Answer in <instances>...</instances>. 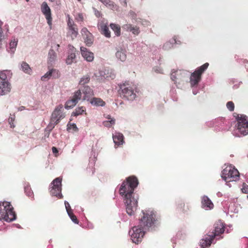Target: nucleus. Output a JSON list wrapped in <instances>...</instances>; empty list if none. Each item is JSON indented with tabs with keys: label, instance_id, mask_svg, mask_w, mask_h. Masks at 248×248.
Masks as SVG:
<instances>
[{
	"label": "nucleus",
	"instance_id": "nucleus-1",
	"mask_svg": "<svg viewBox=\"0 0 248 248\" xmlns=\"http://www.w3.org/2000/svg\"><path fill=\"white\" fill-rule=\"evenodd\" d=\"M138 184L137 178L131 176L122 183L119 189L120 194L123 197L126 206V212L130 216L134 215L137 209L138 199L134 191Z\"/></svg>",
	"mask_w": 248,
	"mask_h": 248
},
{
	"label": "nucleus",
	"instance_id": "nucleus-2",
	"mask_svg": "<svg viewBox=\"0 0 248 248\" xmlns=\"http://www.w3.org/2000/svg\"><path fill=\"white\" fill-rule=\"evenodd\" d=\"M161 224L160 218L153 209L142 210L139 217V225L143 229L150 231L155 230Z\"/></svg>",
	"mask_w": 248,
	"mask_h": 248
},
{
	"label": "nucleus",
	"instance_id": "nucleus-3",
	"mask_svg": "<svg viewBox=\"0 0 248 248\" xmlns=\"http://www.w3.org/2000/svg\"><path fill=\"white\" fill-rule=\"evenodd\" d=\"M225 231V224L221 220H218L214 225V229L211 232L205 235V237L201 239L200 244L202 248L209 247L213 241L217 237L223 234Z\"/></svg>",
	"mask_w": 248,
	"mask_h": 248
},
{
	"label": "nucleus",
	"instance_id": "nucleus-4",
	"mask_svg": "<svg viewBox=\"0 0 248 248\" xmlns=\"http://www.w3.org/2000/svg\"><path fill=\"white\" fill-rule=\"evenodd\" d=\"M237 124L233 130V135L237 137L246 136L248 134V117L239 114L236 117Z\"/></svg>",
	"mask_w": 248,
	"mask_h": 248
},
{
	"label": "nucleus",
	"instance_id": "nucleus-5",
	"mask_svg": "<svg viewBox=\"0 0 248 248\" xmlns=\"http://www.w3.org/2000/svg\"><path fill=\"white\" fill-rule=\"evenodd\" d=\"M16 218V214L10 202H0V219L12 221Z\"/></svg>",
	"mask_w": 248,
	"mask_h": 248
},
{
	"label": "nucleus",
	"instance_id": "nucleus-6",
	"mask_svg": "<svg viewBox=\"0 0 248 248\" xmlns=\"http://www.w3.org/2000/svg\"><path fill=\"white\" fill-rule=\"evenodd\" d=\"M120 94L124 99L133 101L136 98V87L132 83L125 82L120 86Z\"/></svg>",
	"mask_w": 248,
	"mask_h": 248
},
{
	"label": "nucleus",
	"instance_id": "nucleus-7",
	"mask_svg": "<svg viewBox=\"0 0 248 248\" xmlns=\"http://www.w3.org/2000/svg\"><path fill=\"white\" fill-rule=\"evenodd\" d=\"M221 177L226 182L235 181L239 178V173L237 169L229 166L222 171Z\"/></svg>",
	"mask_w": 248,
	"mask_h": 248
},
{
	"label": "nucleus",
	"instance_id": "nucleus-8",
	"mask_svg": "<svg viewBox=\"0 0 248 248\" xmlns=\"http://www.w3.org/2000/svg\"><path fill=\"white\" fill-rule=\"evenodd\" d=\"M63 106L59 105L57 106L53 111L50 119V122L48 125V127L52 129L56 125H57L60 120L65 117L64 113H62Z\"/></svg>",
	"mask_w": 248,
	"mask_h": 248
},
{
	"label": "nucleus",
	"instance_id": "nucleus-9",
	"mask_svg": "<svg viewBox=\"0 0 248 248\" xmlns=\"http://www.w3.org/2000/svg\"><path fill=\"white\" fill-rule=\"evenodd\" d=\"M209 63L206 62L197 68V69L191 74L190 83L191 86L197 85L199 83L201 79L202 75L207 69Z\"/></svg>",
	"mask_w": 248,
	"mask_h": 248
},
{
	"label": "nucleus",
	"instance_id": "nucleus-10",
	"mask_svg": "<svg viewBox=\"0 0 248 248\" xmlns=\"http://www.w3.org/2000/svg\"><path fill=\"white\" fill-rule=\"evenodd\" d=\"M147 231L140 228L138 225V226H135L133 228L132 231H130L129 233L131 235V238L133 243L139 244L140 243L144 234L145 232Z\"/></svg>",
	"mask_w": 248,
	"mask_h": 248
},
{
	"label": "nucleus",
	"instance_id": "nucleus-11",
	"mask_svg": "<svg viewBox=\"0 0 248 248\" xmlns=\"http://www.w3.org/2000/svg\"><path fill=\"white\" fill-rule=\"evenodd\" d=\"M62 181V178L61 177L55 178L51 184L52 186L50 190V194L52 196H56L59 199L62 198V195L61 193Z\"/></svg>",
	"mask_w": 248,
	"mask_h": 248
},
{
	"label": "nucleus",
	"instance_id": "nucleus-12",
	"mask_svg": "<svg viewBox=\"0 0 248 248\" xmlns=\"http://www.w3.org/2000/svg\"><path fill=\"white\" fill-rule=\"evenodd\" d=\"M11 90V85L7 80V76L3 71H0V95L7 94Z\"/></svg>",
	"mask_w": 248,
	"mask_h": 248
},
{
	"label": "nucleus",
	"instance_id": "nucleus-13",
	"mask_svg": "<svg viewBox=\"0 0 248 248\" xmlns=\"http://www.w3.org/2000/svg\"><path fill=\"white\" fill-rule=\"evenodd\" d=\"M82 97V93L80 90L76 91L72 98L67 100L65 104V108L68 109L74 107Z\"/></svg>",
	"mask_w": 248,
	"mask_h": 248
},
{
	"label": "nucleus",
	"instance_id": "nucleus-14",
	"mask_svg": "<svg viewBox=\"0 0 248 248\" xmlns=\"http://www.w3.org/2000/svg\"><path fill=\"white\" fill-rule=\"evenodd\" d=\"M41 10L42 13L45 15L48 24L51 26L52 25L51 10L46 2L44 1L42 3Z\"/></svg>",
	"mask_w": 248,
	"mask_h": 248
},
{
	"label": "nucleus",
	"instance_id": "nucleus-15",
	"mask_svg": "<svg viewBox=\"0 0 248 248\" xmlns=\"http://www.w3.org/2000/svg\"><path fill=\"white\" fill-rule=\"evenodd\" d=\"M186 77V72L184 70H178L172 72L171 79L175 83H180V81L183 80Z\"/></svg>",
	"mask_w": 248,
	"mask_h": 248
},
{
	"label": "nucleus",
	"instance_id": "nucleus-16",
	"mask_svg": "<svg viewBox=\"0 0 248 248\" xmlns=\"http://www.w3.org/2000/svg\"><path fill=\"white\" fill-rule=\"evenodd\" d=\"M81 33L84 38L86 45L88 46H90L93 42V37L92 34L85 27L81 29Z\"/></svg>",
	"mask_w": 248,
	"mask_h": 248
},
{
	"label": "nucleus",
	"instance_id": "nucleus-17",
	"mask_svg": "<svg viewBox=\"0 0 248 248\" xmlns=\"http://www.w3.org/2000/svg\"><path fill=\"white\" fill-rule=\"evenodd\" d=\"M60 77L59 71L56 69H51L46 73L42 77L41 79L43 81H45L49 79L51 77L54 78H58Z\"/></svg>",
	"mask_w": 248,
	"mask_h": 248
},
{
	"label": "nucleus",
	"instance_id": "nucleus-18",
	"mask_svg": "<svg viewBox=\"0 0 248 248\" xmlns=\"http://www.w3.org/2000/svg\"><path fill=\"white\" fill-rule=\"evenodd\" d=\"M201 203L202 208L206 210H211L214 208V204L207 196L202 197Z\"/></svg>",
	"mask_w": 248,
	"mask_h": 248
},
{
	"label": "nucleus",
	"instance_id": "nucleus-19",
	"mask_svg": "<svg viewBox=\"0 0 248 248\" xmlns=\"http://www.w3.org/2000/svg\"><path fill=\"white\" fill-rule=\"evenodd\" d=\"M98 28L102 34L104 35L107 38L110 37V31L109 30L107 23H105L104 21L100 22L98 24Z\"/></svg>",
	"mask_w": 248,
	"mask_h": 248
},
{
	"label": "nucleus",
	"instance_id": "nucleus-20",
	"mask_svg": "<svg viewBox=\"0 0 248 248\" xmlns=\"http://www.w3.org/2000/svg\"><path fill=\"white\" fill-rule=\"evenodd\" d=\"M80 51L82 57L88 62H92L94 59L93 54L87 50V49L83 46L80 47Z\"/></svg>",
	"mask_w": 248,
	"mask_h": 248
},
{
	"label": "nucleus",
	"instance_id": "nucleus-21",
	"mask_svg": "<svg viewBox=\"0 0 248 248\" xmlns=\"http://www.w3.org/2000/svg\"><path fill=\"white\" fill-rule=\"evenodd\" d=\"M67 30V36L71 37L72 40H74L77 37L78 32L76 24L72 26L68 27Z\"/></svg>",
	"mask_w": 248,
	"mask_h": 248
},
{
	"label": "nucleus",
	"instance_id": "nucleus-22",
	"mask_svg": "<svg viewBox=\"0 0 248 248\" xmlns=\"http://www.w3.org/2000/svg\"><path fill=\"white\" fill-rule=\"evenodd\" d=\"M123 28L126 31L132 32L134 35H138L140 30L139 27L137 26H133L130 24H127L123 26Z\"/></svg>",
	"mask_w": 248,
	"mask_h": 248
},
{
	"label": "nucleus",
	"instance_id": "nucleus-23",
	"mask_svg": "<svg viewBox=\"0 0 248 248\" xmlns=\"http://www.w3.org/2000/svg\"><path fill=\"white\" fill-rule=\"evenodd\" d=\"M124 137L123 135L120 133H116L113 136V141L115 145L119 146L124 143Z\"/></svg>",
	"mask_w": 248,
	"mask_h": 248
},
{
	"label": "nucleus",
	"instance_id": "nucleus-24",
	"mask_svg": "<svg viewBox=\"0 0 248 248\" xmlns=\"http://www.w3.org/2000/svg\"><path fill=\"white\" fill-rule=\"evenodd\" d=\"M82 91L84 94L83 100H89V98L93 95V90L89 86L84 87Z\"/></svg>",
	"mask_w": 248,
	"mask_h": 248
},
{
	"label": "nucleus",
	"instance_id": "nucleus-25",
	"mask_svg": "<svg viewBox=\"0 0 248 248\" xmlns=\"http://www.w3.org/2000/svg\"><path fill=\"white\" fill-rule=\"evenodd\" d=\"M90 103L92 105L97 107H103L106 105V103L100 98L93 97L90 100Z\"/></svg>",
	"mask_w": 248,
	"mask_h": 248
},
{
	"label": "nucleus",
	"instance_id": "nucleus-26",
	"mask_svg": "<svg viewBox=\"0 0 248 248\" xmlns=\"http://www.w3.org/2000/svg\"><path fill=\"white\" fill-rule=\"evenodd\" d=\"M75 51V49L73 47L71 49V52L69 53L68 57L66 60V62L67 64H71L74 62L76 59Z\"/></svg>",
	"mask_w": 248,
	"mask_h": 248
},
{
	"label": "nucleus",
	"instance_id": "nucleus-27",
	"mask_svg": "<svg viewBox=\"0 0 248 248\" xmlns=\"http://www.w3.org/2000/svg\"><path fill=\"white\" fill-rule=\"evenodd\" d=\"M116 57L122 62H124L126 59V51L124 49L118 50L116 53Z\"/></svg>",
	"mask_w": 248,
	"mask_h": 248
},
{
	"label": "nucleus",
	"instance_id": "nucleus-28",
	"mask_svg": "<svg viewBox=\"0 0 248 248\" xmlns=\"http://www.w3.org/2000/svg\"><path fill=\"white\" fill-rule=\"evenodd\" d=\"M174 43H178L176 41V36H174L171 41L167 42L164 44L163 48L165 50H168L173 46Z\"/></svg>",
	"mask_w": 248,
	"mask_h": 248
},
{
	"label": "nucleus",
	"instance_id": "nucleus-29",
	"mask_svg": "<svg viewBox=\"0 0 248 248\" xmlns=\"http://www.w3.org/2000/svg\"><path fill=\"white\" fill-rule=\"evenodd\" d=\"M110 27L112 29V30L114 32L115 35L117 36H120L121 27L119 25L114 23H111L110 24Z\"/></svg>",
	"mask_w": 248,
	"mask_h": 248
},
{
	"label": "nucleus",
	"instance_id": "nucleus-30",
	"mask_svg": "<svg viewBox=\"0 0 248 248\" xmlns=\"http://www.w3.org/2000/svg\"><path fill=\"white\" fill-rule=\"evenodd\" d=\"M22 70L29 75H31L32 73V70L30 67V65L26 62H23L21 65Z\"/></svg>",
	"mask_w": 248,
	"mask_h": 248
},
{
	"label": "nucleus",
	"instance_id": "nucleus-31",
	"mask_svg": "<svg viewBox=\"0 0 248 248\" xmlns=\"http://www.w3.org/2000/svg\"><path fill=\"white\" fill-rule=\"evenodd\" d=\"M85 108L84 107H78L75 109L74 111L72 113V115L77 116L79 115H81L83 112H85Z\"/></svg>",
	"mask_w": 248,
	"mask_h": 248
},
{
	"label": "nucleus",
	"instance_id": "nucleus-32",
	"mask_svg": "<svg viewBox=\"0 0 248 248\" xmlns=\"http://www.w3.org/2000/svg\"><path fill=\"white\" fill-rule=\"evenodd\" d=\"M57 55L56 52L53 49H50L48 52V62H52L56 59Z\"/></svg>",
	"mask_w": 248,
	"mask_h": 248
},
{
	"label": "nucleus",
	"instance_id": "nucleus-33",
	"mask_svg": "<svg viewBox=\"0 0 248 248\" xmlns=\"http://www.w3.org/2000/svg\"><path fill=\"white\" fill-rule=\"evenodd\" d=\"M17 44V40L14 39L10 43V49L12 53H14Z\"/></svg>",
	"mask_w": 248,
	"mask_h": 248
},
{
	"label": "nucleus",
	"instance_id": "nucleus-34",
	"mask_svg": "<svg viewBox=\"0 0 248 248\" xmlns=\"http://www.w3.org/2000/svg\"><path fill=\"white\" fill-rule=\"evenodd\" d=\"M90 80V78L89 75L84 76L82 78H81L79 81V84L80 85H84L86 83H88Z\"/></svg>",
	"mask_w": 248,
	"mask_h": 248
},
{
	"label": "nucleus",
	"instance_id": "nucleus-35",
	"mask_svg": "<svg viewBox=\"0 0 248 248\" xmlns=\"http://www.w3.org/2000/svg\"><path fill=\"white\" fill-rule=\"evenodd\" d=\"M115 123V119H111L110 120L104 121L103 124L105 126L110 127L112 125L114 124Z\"/></svg>",
	"mask_w": 248,
	"mask_h": 248
},
{
	"label": "nucleus",
	"instance_id": "nucleus-36",
	"mask_svg": "<svg viewBox=\"0 0 248 248\" xmlns=\"http://www.w3.org/2000/svg\"><path fill=\"white\" fill-rule=\"evenodd\" d=\"M25 192L26 193V195L30 197H32L33 196V193L31 189V188L30 186H27L25 187Z\"/></svg>",
	"mask_w": 248,
	"mask_h": 248
},
{
	"label": "nucleus",
	"instance_id": "nucleus-37",
	"mask_svg": "<svg viewBox=\"0 0 248 248\" xmlns=\"http://www.w3.org/2000/svg\"><path fill=\"white\" fill-rule=\"evenodd\" d=\"M68 215H69V217H70L71 219L76 224L78 223V218H77L76 216L73 214V212H71L70 213H68Z\"/></svg>",
	"mask_w": 248,
	"mask_h": 248
},
{
	"label": "nucleus",
	"instance_id": "nucleus-38",
	"mask_svg": "<svg viewBox=\"0 0 248 248\" xmlns=\"http://www.w3.org/2000/svg\"><path fill=\"white\" fill-rule=\"evenodd\" d=\"M227 108L231 111L234 110V104L232 101H229L226 104Z\"/></svg>",
	"mask_w": 248,
	"mask_h": 248
},
{
	"label": "nucleus",
	"instance_id": "nucleus-39",
	"mask_svg": "<svg viewBox=\"0 0 248 248\" xmlns=\"http://www.w3.org/2000/svg\"><path fill=\"white\" fill-rule=\"evenodd\" d=\"M15 117H16L15 115H11V116L8 119V122L11 128H14L15 127V125L14 124V122L15 121Z\"/></svg>",
	"mask_w": 248,
	"mask_h": 248
},
{
	"label": "nucleus",
	"instance_id": "nucleus-40",
	"mask_svg": "<svg viewBox=\"0 0 248 248\" xmlns=\"http://www.w3.org/2000/svg\"><path fill=\"white\" fill-rule=\"evenodd\" d=\"M68 130L69 129H72L73 131H78V128L77 127V125L76 124H68V128H67Z\"/></svg>",
	"mask_w": 248,
	"mask_h": 248
},
{
	"label": "nucleus",
	"instance_id": "nucleus-41",
	"mask_svg": "<svg viewBox=\"0 0 248 248\" xmlns=\"http://www.w3.org/2000/svg\"><path fill=\"white\" fill-rule=\"evenodd\" d=\"M105 4L107 7L109 8H113L114 6V2L110 0H106V2H102Z\"/></svg>",
	"mask_w": 248,
	"mask_h": 248
},
{
	"label": "nucleus",
	"instance_id": "nucleus-42",
	"mask_svg": "<svg viewBox=\"0 0 248 248\" xmlns=\"http://www.w3.org/2000/svg\"><path fill=\"white\" fill-rule=\"evenodd\" d=\"M67 17L68 18V20H67V27L76 25V24L74 23V21L71 18V17H70V16L69 15H67Z\"/></svg>",
	"mask_w": 248,
	"mask_h": 248
},
{
	"label": "nucleus",
	"instance_id": "nucleus-43",
	"mask_svg": "<svg viewBox=\"0 0 248 248\" xmlns=\"http://www.w3.org/2000/svg\"><path fill=\"white\" fill-rule=\"evenodd\" d=\"M76 20L78 22H79V21L82 22L84 20V17H83V16L82 14H81V13L78 14L77 17H76Z\"/></svg>",
	"mask_w": 248,
	"mask_h": 248
},
{
	"label": "nucleus",
	"instance_id": "nucleus-44",
	"mask_svg": "<svg viewBox=\"0 0 248 248\" xmlns=\"http://www.w3.org/2000/svg\"><path fill=\"white\" fill-rule=\"evenodd\" d=\"M64 204H65V208L66 209L67 213L72 212V210L71 209V207H70L69 203L65 201L64 202Z\"/></svg>",
	"mask_w": 248,
	"mask_h": 248
},
{
	"label": "nucleus",
	"instance_id": "nucleus-45",
	"mask_svg": "<svg viewBox=\"0 0 248 248\" xmlns=\"http://www.w3.org/2000/svg\"><path fill=\"white\" fill-rule=\"evenodd\" d=\"M241 190L244 193H248V186L245 184H243Z\"/></svg>",
	"mask_w": 248,
	"mask_h": 248
},
{
	"label": "nucleus",
	"instance_id": "nucleus-46",
	"mask_svg": "<svg viewBox=\"0 0 248 248\" xmlns=\"http://www.w3.org/2000/svg\"><path fill=\"white\" fill-rule=\"evenodd\" d=\"M52 152L54 154H56V153H58V150L57 148H56L55 147H53L52 148Z\"/></svg>",
	"mask_w": 248,
	"mask_h": 248
},
{
	"label": "nucleus",
	"instance_id": "nucleus-47",
	"mask_svg": "<svg viewBox=\"0 0 248 248\" xmlns=\"http://www.w3.org/2000/svg\"><path fill=\"white\" fill-rule=\"evenodd\" d=\"M95 15L97 17H99L101 16V13L98 11H96L95 12Z\"/></svg>",
	"mask_w": 248,
	"mask_h": 248
},
{
	"label": "nucleus",
	"instance_id": "nucleus-48",
	"mask_svg": "<svg viewBox=\"0 0 248 248\" xmlns=\"http://www.w3.org/2000/svg\"><path fill=\"white\" fill-rule=\"evenodd\" d=\"M25 109V107L24 106H21L19 108H18V110L19 111H22Z\"/></svg>",
	"mask_w": 248,
	"mask_h": 248
},
{
	"label": "nucleus",
	"instance_id": "nucleus-49",
	"mask_svg": "<svg viewBox=\"0 0 248 248\" xmlns=\"http://www.w3.org/2000/svg\"><path fill=\"white\" fill-rule=\"evenodd\" d=\"M106 118L109 120H110L111 119H113V118H111V116L110 115H108Z\"/></svg>",
	"mask_w": 248,
	"mask_h": 248
},
{
	"label": "nucleus",
	"instance_id": "nucleus-50",
	"mask_svg": "<svg viewBox=\"0 0 248 248\" xmlns=\"http://www.w3.org/2000/svg\"><path fill=\"white\" fill-rule=\"evenodd\" d=\"M180 208H182L183 207H185V205L184 203H181V204H180Z\"/></svg>",
	"mask_w": 248,
	"mask_h": 248
},
{
	"label": "nucleus",
	"instance_id": "nucleus-51",
	"mask_svg": "<svg viewBox=\"0 0 248 248\" xmlns=\"http://www.w3.org/2000/svg\"><path fill=\"white\" fill-rule=\"evenodd\" d=\"M176 41H177V42L178 43H176V44H181V41H179V40H177L176 39Z\"/></svg>",
	"mask_w": 248,
	"mask_h": 248
},
{
	"label": "nucleus",
	"instance_id": "nucleus-52",
	"mask_svg": "<svg viewBox=\"0 0 248 248\" xmlns=\"http://www.w3.org/2000/svg\"><path fill=\"white\" fill-rule=\"evenodd\" d=\"M49 1H51V2H53L55 1V0H49Z\"/></svg>",
	"mask_w": 248,
	"mask_h": 248
},
{
	"label": "nucleus",
	"instance_id": "nucleus-53",
	"mask_svg": "<svg viewBox=\"0 0 248 248\" xmlns=\"http://www.w3.org/2000/svg\"><path fill=\"white\" fill-rule=\"evenodd\" d=\"M26 0L27 1H29V0Z\"/></svg>",
	"mask_w": 248,
	"mask_h": 248
}]
</instances>
